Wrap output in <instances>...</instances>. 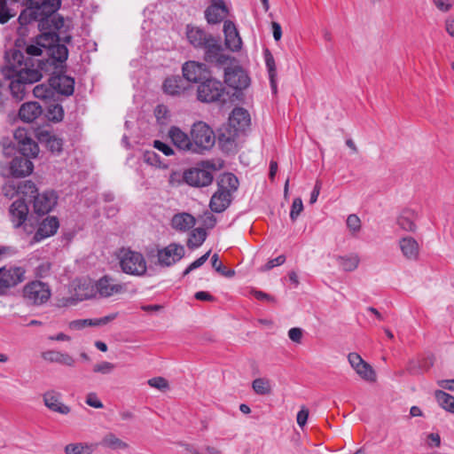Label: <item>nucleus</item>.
<instances>
[{
	"label": "nucleus",
	"mask_w": 454,
	"mask_h": 454,
	"mask_svg": "<svg viewBox=\"0 0 454 454\" xmlns=\"http://www.w3.org/2000/svg\"><path fill=\"white\" fill-rule=\"evenodd\" d=\"M223 33L225 35V45L232 51H239L241 48V38L239 32L231 20H225L223 24Z\"/></svg>",
	"instance_id": "obj_24"
},
{
	"label": "nucleus",
	"mask_w": 454,
	"mask_h": 454,
	"mask_svg": "<svg viewBox=\"0 0 454 454\" xmlns=\"http://www.w3.org/2000/svg\"><path fill=\"white\" fill-rule=\"evenodd\" d=\"M98 445L112 450H125L129 447V443L112 432L106 433L98 443Z\"/></svg>",
	"instance_id": "obj_32"
},
{
	"label": "nucleus",
	"mask_w": 454,
	"mask_h": 454,
	"mask_svg": "<svg viewBox=\"0 0 454 454\" xmlns=\"http://www.w3.org/2000/svg\"><path fill=\"white\" fill-rule=\"evenodd\" d=\"M168 135L171 139L173 145L181 151L192 152L193 153L192 148V141L191 135L188 136L185 132H184L180 128L176 126H172Z\"/></svg>",
	"instance_id": "obj_19"
},
{
	"label": "nucleus",
	"mask_w": 454,
	"mask_h": 454,
	"mask_svg": "<svg viewBox=\"0 0 454 454\" xmlns=\"http://www.w3.org/2000/svg\"><path fill=\"white\" fill-rule=\"evenodd\" d=\"M13 16L14 13L11 12L7 0H0V23H7Z\"/></svg>",
	"instance_id": "obj_51"
},
{
	"label": "nucleus",
	"mask_w": 454,
	"mask_h": 454,
	"mask_svg": "<svg viewBox=\"0 0 454 454\" xmlns=\"http://www.w3.org/2000/svg\"><path fill=\"white\" fill-rule=\"evenodd\" d=\"M40 142H44L47 147L52 153H60L62 151V140L51 135L48 130H42L37 134Z\"/></svg>",
	"instance_id": "obj_36"
},
{
	"label": "nucleus",
	"mask_w": 454,
	"mask_h": 454,
	"mask_svg": "<svg viewBox=\"0 0 454 454\" xmlns=\"http://www.w3.org/2000/svg\"><path fill=\"white\" fill-rule=\"evenodd\" d=\"M50 85L52 86L56 93L70 96L74 93V80L61 73L53 74L50 77Z\"/></svg>",
	"instance_id": "obj_17"
},
{
	"label": "nucleus",
	"mask_w": 454,
	"mask_h": 454,
	"mask_svg": "<svg viewBox=\"0 0 454 454\" xmlns=\"http://www.w3.org/2000/svg\"><path fill=\"white\" fill-rule=\"evenodd\" d=\"M193 153H202L210 150L215 143L213 129L204 121L193 123L191 129Z\"/></svg>",
	"instance_id": "obj_4"
},
{
	"label": "nucleus",
	"mask_w": 454,
	"mask_h": 454,
	"mask_svg": "<svg viewBox=\"0 0 454 454\" xmlns=\"http://www.w3.org/2000/svg\"><path fill=\"white\" fill-rule=\"evenodd\" d=\"M228 10L223 0L211 1L205 11V17L209 24H217L227 16Z\"/></svg>",
	"instance_id": "obj_20"
},
{
	"label": "nucleus",
	"mask_w": 454,
	"mask_h": 454,
	"mask_svg": "<svg viewBox=\"0 0 454 454\" xmlns=\"http://www.w3.org/2000/svg\"><path fill=\"white\" fill-rule=\"evenodd\" d=\"M254 391L258 395H269L271 392L270 382L266 378H257L252 382Z\"/></svg>",
	"instance_id": "obj_44"
},
{
	"label": "nucleus",
	"mask_w": 454,
	"mask_h": 454,
	"mask_svg": "<svg viewBox=\"0 0 454 454\" xmlns=\"http://www.w3.org/2000/svg\"><path fill=\"white\" fill-rule=\"evenodd\" d=\"M59 227V223L57 217H46L39 225L36 232L35 233L34 239L41 241L43 239L54 235Z\"/></svg>",
	"instance_id": "obj_23"
},
{
	"label": "nucleus",
	"mask_w": 454,
	"mask_h": 454,
	"mask_svg": "<svg viewBox=\"0 0 454 454\" xmlns=\"http://www.w3.org/2000/svg\"><path fill=\"white\" fill-rule=\"evenodd\" d=\"M434 396L439 405L445 411L454 413V396L442 391L436 390Z\"/></svg>",
	"instance_id": "obj_41"
},
{
	"label": "nucleus",
	"mask_w": 454,
	"mask_h": 454,
	"mask_svg": "<svg viewBox=\"0 0 454 454\" xmlns=\"http://www.w3.org/2000/svg\"><path fill=\"white\" fill-rule=\"evenodd\" d=\"M172 227L179 231H186L195 225V218L188 213H180L173 216Z\"/></svg>",
	"instance_id": "obj_35"
},
{
	"label": "nucleus",
	"mask_w": 454,
	"mask_h": 454,
	"mask_svg": "<svg viewBox=\"0 0 454 454\" xmlns=\"http://www.w3.org/2000/svg\"><path fill=\"white\" fill-rule=\"evenodd\" d=\"M95 284L94 287L97 290V296L100 298H108L124 290V286L121 284L117 283L114 278L107 275L100 278Z\"/></svg>",
	"instance_id": "obj_15"
},
{
	"label": "nucleus",
	"mask_w": 454,
	"mask_h": 454,
	"mask_svg": "<svg viewBox=\"0 0 454 454\" xmlns=\"http://www.w3.org/2000/svg\"><path fill=\"white\" fill-rule=\"evenodd\" d=\"M250 114L242 107H235L229 117V125L239 131H243L250 124Z\"/></svg>",
	"instance_id": "obj_27"
},
{
	"label": "nucleus",
	"mask_w": 454,
	"mask_h": 454,
	"mask_svg": "<svg viewBox=\"0 0 454 454\" xmlns=\"http://www.w3.org/2000/svg\"><path fill=\"white\" fill-rule=\"evenodd\" d=\"M143 159L145 163L151 166L167 168V165L161 161L160 155L153 151H145Z\"/></svg>",
	"instance_id": "obj_49"
},
{
	"label": "nucleus",
	"mask_w": 454,
	"mask_h": 454,
	"mask_svg": "<svg viewBox=\"0 0 454 454\" xmlns=\"http://www.w3.org/2000/svg\"><path fill=\"white\" fill-rule=\"evenodd\" d=\"M250 293L253 296H254L259 301H270V302L276 301V300L273 296H271L262 291L252 289Z\"/></svg>",
	"instance_id": "obj_62"
},
{
	"label": "nucleus",
	"mask_w": 454,
	"mask_h": 454,
	"mask_svg": "<svg viewBox=\"0 0 454 454\" xmlns=\"http://www.w3.org/2000/svg\"><path fill=\"white\" fill-rule=\"evenodd\" d=\"M23 297L29 304L42 305L50 299L51 289L45 283L37 280L32 281L24 286Z\"/></svg>",
	"instance_id": "obj_6"
},
{
	"label": "nucleus",
	"mask_w": 454,
	"mask_h": 454,
	"mask_svg": "<svg viewBox=\"0 0 454 454\" xmlns=\"http://www.w3.org/2000/svg\"><path fill=\"white\" fill-rule=\"evenodd\" d=\"M432 365L433 361L428 358L412 359L409 361L406 371L411 375H419L428 371Z\"/></svg>",
	"instance_id": "obj_38"
},
{
	"label": "nucleus",
	"mask_w": 454,
	"mask_h": 454,
	"mask_svg": "<svg viewBox=\"0 0 454 454\" xmlns=\"http://www.w3.org/2000/svg\"><path fill=\"white\" fill-rule=\"evenodd\" d=\"M239 130L228 125L220 130L218 142L223 150L231 152L236 147Z\"/></svg>",
	"instance_id": "obj_26"
},
{
	"label": "nucleus",
	"mask_w": 454,
	"mask_h": 454,
	"mask_svg": "<svg viewBox=\"0 0 454 454\" xmlns=\"http://www.w3.org/2000/svg\"><path fill=\"white\" fill-rule=\"evenodd\" d=\"M28 207L23 199L16 200L10 207L11 220L15 228L20 227L27 218Z\"/></svg>",
	"instance_id": "obj_21"
},
{
	"label": "nucleus",
	"mask_w": 454,
	"mask_h": 454,
	"mask_svg": "<svg viewBox=\"0 0 454 454\" xmlns=\"http://www.w3.org/2000/svg\"><path fill=\"white\" fill-rule=\"evenodd\" d=\"M217 184V191L211 197L209 207L213 212L222 213L230 206L232 192L238 190L239 180L235 175L225 173L222 175Z\"/></svg>",
	"instance_id": "obj_3"
},
{
	"label": "nucleus",
	"mask_w": 454,
	"mask_h": 454,
	"mask_svg": "<svg viewBox=\"0 0 454 454\" xmlns=\"http://www.w3.org/2000/svg\"><path fill=\"white\" fill-rule=\"evenodd\" d=\"M212 267L219 272L221 275L225 277H233L235 275V271L233 270H226L223 263L219 261V257L217 254H213L211 258Z\"/></svg>",
	"instance_id": "obj_50"
},
{
	"label": "nucleus",
	"mask_w": 454,
	"mask_h": 454,
	"mask_svg": "<svg viewBox=\"0 0 454 454\" xmlns=\"http://www.w3.org/2000/svg\"><path fill=\"white\" fill-rule=\"evenodd\" d=\"M153 147L161 152L166 156H171L175 153L170 145L160 140L153 141Z\"/></svg>",
	"instance_id": "obj_59"
},
{
	"label": "nucleus",
	"mask_w": 454,
	"mask_h": 454,
	"mask_svg": "<svg viewBox=\"0 0 454 454\" xmlns=\"http://www.w3.org/2000/svg\"><path fill=\"white\" fill-rule=\"evenodd\" d=\"M18 190L19 192H20L23 196L29 198L31 200L34 199V196H35L36 193H39L35 183L30 180H26L20 184Z\"/></svg>",
	"instance_id": "obj_47"
},
{
	"label": "nucleus",
	"mask_w": 454,
	"mask_h": 454,
	"mask_svg": "<svg viewBox=\"0 0 454 454\" xmlns=\"http://www.w3.org/2000/svg\"><path fill=\"white\" fill-rule=\"evenodd\" d=\"M302 210H303L302 200L300 198L294 199L293 201L292 207H291V211H290V218L292 219V221H295Z\"/></svg>",
	"instance_id": "obj_57"
},
{
	"label": "nucleus",
	"mask_w": 454,
	"mask_h": 454,
	"mask_svg": "<svg viewBox=\"0 0 454 454\" xmlns=\"http://www.w3.org/2000/svg\"><path fill=\"white\" fill-rule=\"evenodd\" d=\"M148 385L160 391H165L169 387L168 380L162 377H154L148 380Z\"/></svg>",
	"instance_id": "obj_56"
},
{
	"label": "nucleus",
	"mask_w": 454,
	"mask_h": 454,
	"mask_svg": "<svg viewBox=\"0 0 454 454\" xmlns=\"http://www.w3.org/2000/svg\"><path fill=\"white\" fill-rule=\"evenodd\" d=\"M34 165L30 159L26 157L14 158L10 166L11 174L15 177L28 176L33 171Z\"/></svg>",
	"instance_id": "obj_28"
},
{
	"label": "nucleus",
	"mask_w": 454,
	"mask_h": 454,
	"mask_svg": "<svg viewBox=\"0 0 454 454\" xmlns=\"http://www.w3.org/2000/svg\"><path fill=\"white\" fill-rule=\"evenodd\" d=\"M309 418V410L306 407H302L301 411L297 413V424L300 427H303L308 420Z\"/></svg>",
	"instance_id": "obj_64"
},
{
	"label": "nucleus",
	"mask_w": 454,
	"mask_h": 454,
	"mask_svg": "<svg viewBox=\"0 0 454 454\" xmlns=\"http://www.w3.org/2000/svg\"><path fill=\"white\" fill-rule=\"evenodd\" d=\"M58 196L52 191L36 193L31 200L34 212L38 215H46L56 206Z\"/></svg>",
	"instance_id": "obj_13"
},
{
	"label": "nucleus",
	"mask_w": 454,
	"mask_h": 454,
	"mask_svg": "<svg viewBox=\"0 0 454 454\" xmlns=\"http://www.w3.org/2000/svg\"><path fill=\"white\" fill-rule=\"evenodd\" d=\"M64 117V110L60 105H52L48 110V118L53 121H60Z\"/></svg>",
	"instance_id": "obj_52"
},
{
	"label": "nucleus",
	"mask_w": 454,
	"mask_h": 454,
	"mask_svg": "<svg viewBox=\"0 0 454 454\" xmlns=\"http://www.w3.org/2000/svg\"><path fill=\"white\" fill-rule=\"evenodd\" d=\"M163 90L167 94L174 96L179 93L180 87L176 79L168 78L163 83Z\"/></svg>",
	"instance_id": "obj_53"
},
{
	"label": "nucleus",
	"mask_w": 454,
	"mask_h": 454,
	"mask_svg": "<svg viewBox=\"0 0 454 454\" xmlns=\"http://www.w3.org/2000/svg\"><path fill=\"white\" fill-rule=\"evenodd\" d=\"M225 83L239 90L247 89L250 84V78L247 74L239 67H226L224 69Z\"/></svg>",
	"instance_id": "obj_12"
},
{
	"label": "nucleus",
	"mask_w": 454,
	"mask_h": 454,
	"mask_svg": "<svg viewBox=\"0 0 454 454\" xmlns=\"http://www.w3.org/2000/svg\"><path fill=\"white\" fill-rule=\"evenodd\" d=\"M264 57H265L266 67H267L268 73H269L270 87H271L273 93L276 94L277 93V81H276L277 68H276L275 59L269 50H265Z\"/></svg>",
	"instance_id": "obj_40"
},
{
	"label": "nucleus",
	"mask_w": 454,
	"mask_h": 454,
	"mask_svg": "<svg viewBox=\"0 0 454 454\" xmlns=\"http://www.w3.org/2000/svg\"><path fill=\"white\" fill-rule=\"evenodd\" d=\"M184 180L190 186L204 187L213 182V175L210 171L199 168H192L184 172Z\"/></svg>",
	"instance_id": "obj_14"
},
{
	"label": "nucleus",
	"mask_w": 454,
	"mask_h": 454,
	"mask_svg": "<svg viewBox=\"0 0 454 454\" xmlns=\"http://www.w3.org/2000/svg\"><path fill=\"white\" fill-rule=\"evenodd\" d=\"M95 283L90 280H84L79 283L74 288V299L76 301H84L97 297Z\"/></svg>",
	"instance_id": "obj_33"
},
{
	"label": "nucleus",
	"mask_w": 454,
	"mask_h": 454,
	"mask_svg": "<svg viewBox=\"0 0 454 454\" xmlns=\"http://www.w3.org/2000/svg\"><path fill=\"white\" fill-rule=\"evenodd\" d=\"M85 403L93 408L101 409L104 407L103 403L98 398L95 393H89L86 396Z\"/></svg>",
	"instance_id": "obj_61"
},
{
	"label": "nucleus",
	"mask_w": 454,
	"mask_h": 454,
	"mask_svg": "<svg viewBox=\"0 0 454 454\" xmlns=\"http://www.w3.org/2000/svg\"><path fill=\"white\" fill-rule=\"evenodd\" d=\"M348 359L352 368L363 380L375 381L376 374L374 370L357 353H350Z\"/></svg>",
	"instance_id": "obj_16"
},
{
	"label": "nucleus",
	"mask_w": 454,
	"mask_h": 454,
	"mask_svg": "<svg viewBox=\"0 0 454 454\" xmlns=\"http://www.w3.org/2000/svg\"><path fill=\"white\" fill-rule=\"evenodd\" d=\"M223 93V84L211 76L201 82L197 89L198 99L206 103L220 100Z\"/></svg>",
	"instance_id": "obj_7"
},
{
	"label": "nucleus",
	"mask_w": 454,
	"mask_h": 454,
	"mask_svg": "<svg viewBox=\"0 0 454 454\" xmlns=\"http://www.w3.org/2000/svg\"><path fill=\"white\" fill-rule=\"evenodd\" d=\"M54 90L52 86L49 84H38L33 89V94L35 98L41 99H46L54 96Z\"/></svg>",
	"instance_id": "obj_46"
},
{
	"label": "nucleus",
	"mask_w": 454,
	"mask_h": 454,
	"mask_svg": "<svg viewBox=\"0 0 454 454\" xmlns=\"http://www.w3.org/2000/svg\"><path fill=\"white\" fill-rule=\"evenodd\" d=\"M98 448V443L74 442L65 447L66 454H92Z\"/></svg>",
	"instance_id": "obj_39"
},
{
	"label": "nucleus",
	"mask_w": 454,
	"mask_h": 454,
	"mask_svg": "<svg viewBox=\"0 0 454 454\" xmlns=\"http://www.w3.org/2000/svg\"><path fill=\"white\" fill-rule=\"evenodd\" d=\"M20 153L26 158H35L39 153V147L35 141L30 140L17 146Z\"/></svg>",
	"instance_id": "obj_42"
},
{
	"label": "nucleus",
	"mask_w": 454,
	"mask_h": 454,
	"mask_svg": "<svg viewBox=\"0 0 454 454\" xmlns=\"http://www.w3.org/2000/svg\"><path fill=\"white\" fill-rule=\"evenodd\" d=\"M186 450H187L191 454H221L220 450H218L216 448L212 447V446H207V447H205V449H204V452H203V451H200V450H198L197 449H195V448H193V447H191V446H189L188 448H186Z\"/></svg>",
	"instance_id": "obj_63"
},
{
	"label": "nucleus",
	"mask_w": 454,
	"mask_h": 454,
	"mask_svg": "<svg viewBox=\"0 0 454 454\" xmlns=\"http://www.w3.org/2000/svg\"><path fill=\"white\" fill-rule=\"evenodd\" d=\"M43 113L42 106L39 103L30 101L21 105L19 110V116L25 122H33Z\"/></svg>",
	"instance_id": "obj_29"
},
{
	"label": "nucleus",
	"mask_w": 454,
	"mask_h": 454,
	"mask_svg": "<svg viewBox=\"0 0 454 454\" xmlns=\"http://www.w3.org/2000/svg\"><path fill=\"white\" fill-rule=\"evenodd\" d=\"M207 231L204 228H196L192 231V238L188 241V247H199L207 239Z\"/></svg>",
	"instance_id": "obj_45"
},
{
	"label": "nucleus",
	"mask_w": 454,
	"mask_h": 454,
	"mask_svg": "<svg viewBox=\"0 0 454 454\" xmlns=\"http://www.w3.org/2000/svg\"><path fill=\"white\" fill-rule=\"evenodd\" d=\"M23 9L18 18L20 26L34 21L43 22L52 16L61 6V0H24Z\"/></svg>",
	"instance_id": "obj_2"
},
{
	"label": "nucleus",
	"mask_w": 454,
	"mask_h": 454,
	"mask_svg": "<svg viewBox=\"0 0 454 454\" xmlns=\"http://www.w3.org/2000/svg\"><path fill=\"white\" fill-rule=\"evenodd\" d=\"M44 405L51 411L67 415L71 408L61 402V394L55 390H48L43 395Z\"/></svg>",
	"instance_id": "obj_18"
},
{
	"label": "nucleus",
	"mask_w": 454,
	"mask_h": 454,
	"mask_svg": "<svg viewBox=\"0 0 454 454\" xmlns=\"http://www.w3.org/2000/svg\"><path fill=\"white\" fill-rule=\"evenodd\" d=\"M25 272L22 267L0 268V295L4 294L11 287L23 282Z\"/></svg>",
	"instance_id": "obj_8"
},
{
	"label": "nucleus",
	"mask_w": 454,
	"mask_h": 454,
	"mask_svg": "<svg viewBox=\"0 0 454 454\" xmlns=\"http://www.w3.org/2000/svg\"><path fill=\"white\" fill-rule=\"evenodd\" d=\"M347 226L353 232L358 231L361 228L360 218L356 215H349L347 218Z\"/></svg>",
	"instance_id": "obj_58"
},
{
	"label": "nucleus",
	"mask_w": 454,
	"mask_h": 454,
	"mask_svg": "<svg viewBox=\"0 0 454 454\" xmlns=\"http://www.w3.org/2000/svg\"><path fill=\"white\" fill-rule=\"evenodd\" d=\"M115 317L116 314H112L100 318L73 320L69 323V327L73 330H82L89 326H99L106 325Z\"/></svg>",
	"instance_id": "obj_30"
},
{
	"label": "nucleus",
	"mask_w": 454,
	"mask_h": 454,
	"mask_svg": "<svg viewBox=\"0 0 454 454\" xmlns=\"http://www.w3.org/2000/svg\"><path fill=\"white\" fill-rule=\"evenodd\" d=\"M42 357L50 363H58L69 367H73L75 360L68 354L56 350H48L42 354Z\"/></svg>",
	"instance_id": "obj_34"
},
{
	"label": "nucleus",
	"mask_w": 454,
	"mask_h": 454,
	"mask_svg": "<svg viewBox=\"0 0 454 454\" xmlns=\"http://www.w3.org/2000/svg\"><path fill=\"white\" fill-rule=\"evenodd\" d=\"M202 50H204L205 61L215 66H224L230 59L229 55L224 53L221 43L215 37H212Z\"/></svg>",
	"instance_id": "obj_10"
},
{
	"label": "nucleus",
	"mask_w": 454,
	"mask_h": 454,
	"mask_svg": "<svg viewBox=\"0 0 454 454\" xmlns=\"http://www.w3.org/2000/svg\"><path fill=\"white\" fill-rule=\"evenodd\" d=\"M51 56L58 62H65L68 57V50L64 44H57L51 50Z\"/></svg>",
	"instance_id": "obj_48"
},
{
	"label": "nucleus",
	"mask_w": 454,
	"mask_h": 454,
	"mask_svg": "<svg viewBox=\"0 0 454 454\" xmlns=\"http://www.w3.org/2000/svg\"><path fill=\"white\" fill-rule=\"evenodd\" d=\"M417 214L414 210L404 209L397 217V225L405 231L414 232L417 229L416 222Z\"/></svg>",
	"instance_id": "obj_31"
},
{
	"label": "nucleus",
	"mask_w": 454,
	"mask_h": 454,
	"mask_svg": "<svg viewBox=\"0 0 454 454\" xmlns=\"http://www.w3.org/2000/svg\"><path fill=\"white\" fill-rule=\"evenodd\" d=\"M184 254L185 250L182 245L171 243L158 251V262L162 267H170L179 262Z\"/></svg>",
	"instance_id": "obj_9"
},
{
	"label": "nucleus",
	"mask_w": 454,
	"mask_h": 454,
	"mask_svg": "<svg viewBox=\"0 0 454 454\" xmlns=\"http://www.w3.org/2000/svg\"><path fill=\"white\" fill-rule=\"evenodd\" d=\"M6 64L2 67V74L9 80L10 91L17 101H21L27 93V84L38 82L42 78V73L35 61L27 59L24 61V55L19 50H13L6 53Z\"/></svg>",
	"instance_id": "obj_1"
},
{
	"label": "nucleus",
	"mask_w": 454,
	"mask_h": 454,
	"mask_svg": "<svg viewBox=\"0 0 454 454\" xmlns=\"http://www.w3.org/2000/svg\"><path fill=\"white\" fill-rule=\"evenodd\" d=\"M119 258L120 266L124 273L134 276L145 274L147 270L146 262L141 253L122 248L120 251Z\"/></svg>",
	"instance_id": "obj_5"
},
{
	"label": "nucleus",
	"mask_w": 454,
	"mask_h": 454,
	"mask_svg": "<svg viewBox=\"0 0 454 454\" xmlns=\"http://www.w3.org/2000/svg\"><path fill=\"white\" fill-rule=\"evenodd\" d=\"M24 55V61H27V59H32L35 61V65L38 67L40 72L42 73L43 65V63L41 60L35 59V57L41 56L43 53V50L36 46V45H28L26 48V51L22 52Z\"/></svg>",
	"instance_id": "obj_43"
},
{
	"label": "nucleus",
	"mask_w": 454,
	"mask_h": 454,
	"mask_svg": "<svg viewBox=\"0 0 454 454\" xmlns=\"http://www.w3.org/2000/svg\"><path fill=\"white\" fill-rule=\"evenodd\" d=\"M182 71L184 77L191 82L200 83L211 76L207 65L197 61L185 62L183 65Z\"/></svg>",
	"instance_id": "obj_11"
},
{
	"label": "nucleus",
	"mask_w": 454,
	"mask_h": 454,
	"mask_svg": "<svg viewBox=\"0 0 454 454\" xmlns=\"http://www.w3.org/2000/svg\"><path fill=\"white\" fill-rule=\"evenodd\" d=\"M399 248L403 257L409 261H417L419 256V245L417 240L410 236L399 240Z\"/></svg>",
	"instance_id": "obj_25"
},
{
	"label": "nucleus",
	"mask_w": 454,
	"mask_h": 454,
	"mask_svg": "<svg viewBox=\"0 0 454 454\" xmlns=\"http://www.w3.org/2000/svg\"><path fill=\"white\" fill-rule=\"evenodd\" d=\"M336 261L342 270L350 272L357 269L360 258L356 254H349L336 256Z\"/></svg>",
	"instance_id": "obj_37"
},
{
	"label": "nucleus",
	"mask_w": 454,
	"mask_h": 454,
	"mask_svg": "<svg viewBox=\"0 0 454 454\" xmlns=\"http://www.w3.org/2000/svg\"><path fill=\"white\" fill-rule=\"evenodd\" d=\"M201 222L205 228L212 229L216 224V217L210 212H205L201 216Z\"/></svg>",
	"instance_id": "obj_60"
},
{
	"label": "nucleus",
	"mask_w": 454,
	"mask_h": 454,
	"mask_svg": "<svg viewBox=\"0 0 454 454\" xmlns=\"http://www.w3.org/2000/svg\"><path fill=\"white\" fill-rule=\"evenodd\" d=\"M115 365L110 362L103 361L93 366V372L100 374H110L114 370Z\"/></svg>",
	"instance_id": "obj_54"
},
{
	"label": "nucleus",
	"mask_w": 454,
	"mask_h": 454,
	"mask_svg": "<svg viewBox=\"0 0 454 454\" xmlns=\"http://www.w3.org/2000/svg\"><path fill=\"white\" fill-rule=\"evenodd\" d=\"M186 37L194 48L203 49L213 36L200 27L187 26Z\"/></svg>",
	"instance_id": "obj_22"
},
{
	"label": "nucleus",
	"mask_w": 454,
	"mask_h": 454,
	"mask_svg": "<svg viewBox=\"0 0 454 454\" xmlns=\"http://www.w3.org/2000/svg\"><path fill=\"white\" fill-rule=\"evenodd\" d=\"M14 139L16 141V145H21L22 143H26V142H28L30 140H33L31 138L30 136H28V132L26 129L24 128H18L15 131H14Z\"/></svg>",
	"instance_id": "obj_55"
}]
</instances>
